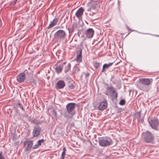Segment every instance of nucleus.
Instances as JSON below:
<instances>
[{
  "mask_svg": "<svg viewBox=\"0 0 159 159\" xmlns=\"http://www.w3.org/2000/svg\"><path fill=\"white\" fill-rule=\"evenodd\" d=\"M152 78H140L136 85L137 88L143 91H147L150 89V86L152 84Z\"/></svg>",
  "mask_w": 159,
  "mask_h": 159,
  "instance_id": "nucleus-1",
  "label": "nucleus"
},
{
  "mask_svg": "<svg viewBox=\"0 0 159 159\" xmlns=\"http://www.w3.org/2000/svg\"><path fill=\"white\" fill-rule=\"evenodd\" d=\"M142 137L144 143H147L153 144L155 136L153 134L148 131H146L142 133Z\"/></svg>",
  "mask_w": 159,
  "mask_h": 159,
  "instance_id": "nucleus-2",
  "label": "nucleus"
},
{
  "mask_svg": "<svg viewBox=\"0 0 159 159\" xmlns=\"http://www.w3.org/2000/svg\"><path fill=\"white\" fill-rule=\"evenodd\" d=\"M75 104L73 103H70L66 105V112L63 115L65 118L66 119L72 118L75 114L73 110L75 108Z\"/></svg>",
  "mask_w": 159,
  "mask_h": 159,
  "instance_id": "nucleus-3",
  "label": "nucleus"
},
{
  "mask_svg": "<svg viewBox=\"0 0 159 159\" xmlns=\"http://www.w3.org/2000/svg\"><path fill=\"white\" fill-rule=\"evenodd\" d=\"M98 143L100 146L106 147L111 144L112 141L111 139L109 137L99 138Z\"/></svg>",
  "mask_w": 159,
  "mask_h": 159,
  "instance_id": "nucleus-4",
  "label": "nucleus"
},
{
  "mask_svg": "<svg viewBox=\"0 0 159 159\" xmlns=\"http://www.w3.org/2000/svg\"><path fill=\"white\" fill-rule=\"evenodd\" d=\"M66 36V33L62 30H59L54 34V39L57 40H61L64 39Z\"/></svg>",
  "mask_w": 159,
  "mask_h": 159,
  "instance_id": "nucleus-5",
  "label": "nucleus"
},
{
  "mask_svg": "<svg viewBox=\"0 0 159 159\" xmlns=\"http://www.w3.org/2000/svg\"><path fill=\"white\" fill-rule=\"evenodd\" d=\"M149 123L152 129L157 131L158 130L159 123L158 119L153 117L149 121Z\"/></svg>",
  "mask_w": 159,
  "mask_h": 159,
  "instance_id": "nucleus-6",
  "label": "nucleus"
},
{
  "mask_svg": "<svg viewBox=\"0 0 159 159\" xmlns=\"http://www.w3.org/2000/svg\"><path fill=\"white\" fill-rule=\"evenodd\" d=\"M66 63V62H64L59 64L57 62L54 65L53 68L57 74H59L62 72L63 67Z\"/></svg>",
  "mask_w": 159,
  "mask_h": 159,
  "instance_id": "nucleus-7",
  "label": "nucleus"
},
{
  "mask_svg": "<svg viewBox=\"0 0 159 159\" xmlns=\"http://www.w3.org/2000/svg\"><path fill=\"white\" fill-rule=\"evenodd\" d=\"M33 142L32 140H26L24 143V147H25L24 150L27 152L30 150L32 147Z\"/></svg>",
  "mask_w": 159,
  "mask_h": 159,
  "instance_id": "nucleus-8",
  "label": "nucleus"
},
{
  "mask_svg": "<svg viewBox=\"0 0 159 159\" xmlns=\"http://www.w3.org/2000/svg\"><path fill=\"white\" fill-rule=\"evenodd\" d=\"M94 31L93 29L89 28L87 29L84 32V34L88 38H92L94 35Z\"/></svg>",
  "mask_w": 159,
  "mask_h": 159,
  "instance_id": "nucleus-9",
  "label": "nucleus"
},
{
  "mask_svg": "<svg viewBox=\"0 0 159 159\" xmlns=\"http://www.w3.org/2000/svg\"><path fill=\"white\" fill-rule=\"evenodd\" d=\"M41 129L40 127L38 126H34L33 131V135L34 137H37L39 136L41 131Z\"/></svg>",
  "mask_w": 159,
  "mask_h": 159,
  "instance_id": "nucleus-10",
  "label": "nucleus"
},
{
  "mask_svg": "<svg viewBox=\"0 0 159 159\" xmlns=\"http://www.w3.org/2000/svg\"><path fill=\"white\" fill-rule=\"evenodd\" d=\"M82 49L81 48L78 49L77 52V57L75 60L78 62H81L82 61Z\"/></svg>",
  "mask_w": 159,
  "mask_h": 159,
  "instance_id": "nucleus-11",
  "label": "nucleus"
},
{
  "mask_svg": "<svg viewBox=\"0 0 159 159\" xmlns=\"http://www.w3.org/2000/svg\"><path fill=\"white\" fill-rule=\"evenodd\" d=\"M65 86V84L63 80H59L55 85L56 89H62Z\"/></svg>",
  "mask_w": 159,
  "mask_h": 159,
  "instance_id": "nucleus-12",
  "label": "nucleus"
},
{
  "mask_svg": "<svg viewBox=\"0 0 159 159\" xmlns=\"http://www.w3.org/2000/svg\"><path fill=\"white\" fill-rule=\"evenodd\" d=\"M107 102L105 99V100L103 101L99 104V105L98 107V109L101 111L107 108Z\"/></svg>",
  "mask_w": 159,
  "mask_h": 159,
  "instance_id": "nucleus-13",
  "label": "nucleus"
},
{
  "mask_svg": "<svg viewBox=\"0 0 159 159\" xmlns=\"http://www.w3.org/2000/svg\"><path fill=\"white\" fill-rule=\"evenodd\" d=\"M25 75L24 73H21L17 76L16 80L19 83L23 82L25 79Z\"/></svg>",
  "mask_w": 159,
  "mask_h": 159,
  "instance_id": "nucleus-14",
  "label": "nucleus"
},
{
  "mask_svg": "<svg viewBox=\"0 0 159 159\" xmlns=\"http://www.w3.org/2000/svg\"><path fill=\"white\" fill-rule=\"evenodd\" d=\"M84 11V8L82 7L80 8L75 13L76 17L79 19L81 18Z\"/></svg>",
  "mask_w": 159,
  "mask_h": 159,
  "instance_id": "nucleus-15",
  "label": "nucleus"
},
{
  "mask_svg": "<svg viewBox=\"0 0 159 159\" xmlns=\"http://www.w3.org/2000/svg\"><path fill=\"white\" fill-rule=\"evenodd\" d=\"M59 16H56L53 21L50 22V23L47 28L49 29L55 25L59 19Z\"/></svg>",
  "mask_w": 159,
  "mask_h": 159,
  "instance_id": "nucleus-16",
  "label": "nucleus"
},
{
  "mask_svg": "<svg viewBox=\"0 0 159 159\" xmlns=\"http://www.w3.org/2000/svg\"><path fill=\"white\" fill-rule=\"evenodd\" d=\"M113 62H110L108 64H104L102 68L101 71V73L105 72L108 69V68L113 65Z\"/></svg>",
  "mask_w": 159,
  "mask_h": 159,
  "instance_id": "nucleus-17",
  "label": "nucleus"
},
{
  "mask_svg": "<svg viewBox=\"0 0 159 159\" xmlns=\"http://www.w3.org/2000/svg\"><path fill=\"white\" fill-rule=\"evenodd\" d=\"M14 108L16 109L19 107L22 111H25V109L23 105L19 102L14 103Z\"/></svg>",
  "mask_w": 159,
  "mask_h": 159,
  "instance_id": "nucleus-18",
  "label": "nucleus"
},
{
  "mask_svg": "<svg viewBox=\"0 0 159 159\" xmlns=\"http://www.w3.org/2000/svg\"><path fill=\"white\" fill-rule=\"evenodd\" d=\"M27 83L30 84H31L33 86L36 85V82L35 80L33 78H31L28 81Z\"/></svg>",
  "mask_w": 159,
  "mask_h": 159,
  "instance_id": "nucleus-19",
  "label": "nucleus"
},
{
  "mask_svg": "<svg viewBox=\"0 0 159 159\" xmlns=\"http://www.w3.org/2000/svg\"><path fill=\"white\" fill-rule=\"evenodd\" d=\"M90 6L92 9L95 10L98 7V4L96 2H93L91 3Z\"/></svg>",
  "mask_w": 159,
  "mask_h": 159,
  "instance_id": "nucleus-20",
  "label": "nucleus"
},
{
  "mask_svg": "<svg viewBox=\"0 0 159 159\" xmlns=\"http://www.w3.org/2000/svg\"><path fill=\"white\" fill-rule=\"evenodd\" d=\"M71 65L70 63H69L65 67L64 72L65 73H67L70 69Z\"/></svg>",
  "mask_w": 159,
  "mask_h": 159,
  "instance_id": "nucleus-21",
  "label": "nucleus"
},
{
  "mask_svg": "<svg viewBox=\"0 0 159 159\" xmlns=\"http://www.w3.org/2000/svg\"><path fill=\"white\" fill-rule=\"evenodd\" d=\"M107 90L110 92H111L113 94H114L116 92L114 88L111 85L110 86H108L107 88Z\"/></svg>",
  "mask_w": 159,
  "mask_h": 159,
  "instance_id": "nucleus-22",
  "label": "nucleus"
},
{
  "mask_svg": "<svg viewBox=\"0 0 159 159\" xmlns=\"http://www.w3.org/2000/svg\"><path fill=\"white\" fill-rule=\"evenodd\" d=\"M51 113L55 117V119L56 120H57L58 118V117L57 116V113L56 111L55 110V109H53L51 111Z\"/></svg>",
  "mask_w": 159,
  "mask_h": 159,
  "instance_id": "nucleus-23",
  "label": "nucleus"
},
{
  "mask_svg": "<svg viewBox=\"0 0 159 159\" xmlns=\"http://www.w3.org/2000/svg\"><path fill=\"white\" fill-rule=\"evenodd\" d=\"M66 148L65 147L63 148V151L62 152L61 156V159H64L65 157V155H66Z\"/></svg>",
  "mask_w": 159,
  "mask_h": 159,
  "instance_id": "nucleus-24",
  "label": "nucleus"
},
{
  "mask_svg": "<svg viewBox=\"0 0 159 159\" xmlns=\"http://www.w3.org/2000/svg\"><path fill=\"white\" fill-rule=\"evenodd\" d=\"M75 86L76 84L75 83H73L70 84L68 85V87L70 89H75Z\"/></svg>",
  "mask_w": 159,
  "mask_h": 159,
  "instance_id": "nucleus-25",
  "label": "nucleus"
},
{
  "mask_svg": "<svg viewBox=\"0 0 159 159\" xmlns=\"http://www.w3.org/2000/svg\"><path fill=\"white\" fill-rule=\"evenodd\" d=\"M78 24L76 22H74L73 23L72 29L73 31L75 30L78 27Z\"/></svg>",
  "mask_w": 159,
  "mask_h": 159,
  "instance_id": "nucleus-26",
  "label": "nucleus"
},
{
  "mask_svg": "<svg viewBox=\"0 0 159 159\" xmlns=\"http://www.w3.org/2000/svg\"><path fill=\"white\" fill-rule=\"evenodd\" d=\"M32 72L30 69L29 68L28 70H24L23 72L22 73H24L25 75L27 74V75H29L30 73Z\"/></svg>",
  "mask_w": 159,
  "mask_h": 159,
  "instance_id": "nucleus-27",
  "label": "nucleus"
},
{
  "mask_svg": "<svg viewBox=\"0 0 159 159\" xmlns=\"http://www.w3.org/2000/svg\"><path fill=\"white\" fill-rule=\"evenodd\" d=\"M93 66L94 67V68L97 69L100 66V63L94 61L93 63Z\"/></svg>",
  "mask_w": 159,
  "mask_h": 159,
  "instance_id": "nucleus-28",
  "label": "nucleus"
},
{
  "mask_svg": "<svg viewBox=\"0 0 159 159\" xmlns=\"http://www.w3.org/2000/svg\"><path fill=\"white\" fill-rule=\"evenodd\" d=\"M135 116V117L137 118H139L140 117V112H137L134 114Z\"/></svg>",
  "mask_w": 159,
  "mask_h": 159,
  "instance_id": "nucleus-29",
  "label": "nucleus"
},
{
  "mask_svg": "<svg viewBox=\"0 0 159 159\" xmlns=\"http://www.w3.org/2000/svg\"><path fill=\"white\" fill-rule=\"evenodd\" d=\"M125 101L124 99H121L120 102L119 104L121 105H124L125 104Z\"/></svg>",
  "mask_w": 159,
  "mask_h": 159,
  "instance_id": "nucleus-30",
  "label": "nucleus"
},
{
  "mask_svg": "<svg viewBox=\"0 0 159 159\" xmlns=\"http://www.w3.org/2000/svg\"><path fill=\"white\" fill-rule=\"evenodd\" d=\"M44 140L43 139H41L39 140L38 142V144L40 146L41 143L44 142Z\"/></svg>",
  "mask_w": 159,
  "mask_h": 159,
  "instance_id": "nucleus-31",
  "label": "nucleus"
},
{
  "mask_svg": "<svg viewBox=\"0 0 159 159\" xmlns=\"http://www.w3.org/2000/svg\"><path fill=\"white\" fill-rule=\"evenodd\" d=\"M17 0H14L13 1L11 2L10 3V5L11 6H13L15 5Z\"/></svg>",
  "mask_w": 159,
  "mask_h": 159,
  "instance_id": "nucleus-32",
  "label": "nucleus"
},
{
  "mask_svg": "<svg viewBox=\"0 0 159 159\" xmlns=\"http://www.w3.org/2000/svg\"><path fill=\"white\" fill-rule=\"evenodd\" d=\"M43 122L42 121H41L40 120H36V122L35 123V124L37 125H39L41 124Z\"/></svg>",
  "mask_w": 159,
  "mask_h": 159,
  "instance_id": "nucleus-33",
  "label": "nucleus"
},
{
  "mask_svg": "<svg viewBox=\"0 0 159 159\" xmlns=\"http://www.w3.org/2000/svg\"><path fill=\"white\" fill-rule=\"evenodd\" d=\"M0 159H6L3 155V153L2 151L0 152Z\"/></svg>",
  "mask_w": 159,
  "mask_h": 159,
  "instance_id": "nucleus-34",
  "label": "nucleus"
},
{
  "mask_svg": "<svg viewBox=\"0 0 159 159\" xmlns=\"http://www.w3.org/2000/svg\"><path fill=\"white\" fill-rule=\"evenodd\" d=\"M40 146L38 145V144H37L34 145L33 147H32V148L33 149H34L38 148Z\"/></svg>",
  "mask_w": 159,
  "mask_h": 159,
  "instance_id": "nucleus-35",
  "label": "nucleus"
},
{
  "mask_svg": "<svg viewBox=\"0 0 159 159\" xmlns=\"http://www.w3.org/2000/svg\"><path fill=\"white\" fill-rule=\"evenodd\" d=\"M16 135L15 134H14L13 135V136L12 137V140H14L16 139Z\"/></svg>",
  "mask_w": 159,
  "mask_h": 159,
  "instance_id": "nucleus-36",
  "label": "nucleus"
},
{
  "mask_svg": "<svg viewBox=\"0 0 159 159\" xmlns=\"http://www.w3.org/2000/svg\"><path fill=\"white\" fill-rule=\"evenodd\" d=\"M90 73H87L85 75V78L87 79L89 76Z\"/></svg>",
  "mask_w": 159,
  "mask_h": 159,
  "instance_id": "nucleus-37",
  "label": "nucleus"
},
{
  "mask_svg": "<svg viewBox=\"0 0 159 159\" xmlns=\"http://www.w3.org/2000/svg\"><path fill=\"white\" fill-rule=\"evenodd\" d=\"M36 120H30V121H31V123H33L35 124V123L36 122Z\"/></svg>",
  "mask_w": 159,
  "mask_h": 159,
  "instance_id": "nucleus-38",
  "label": "nucleus"
},
{
  "mask_svg": "<svg viewBox=\"0 0 159 159\" xmlns=\"http://www.w3.org/2000/svg\"><path fill=\"white\" fill-rule=\"evenodd\" d=\"M7 112L8 114H9L10 113L12 112V111L10 110H7Z\"/></svg>",
  "mask_w": 159,
  "mask_h": 159,
  "instance_id": "nucleus-39",
  "label": "nucleus"
},
{
  "mask_svg": "<svg viewBox=\"0 0 159 159\" xmlns=\"http://www.w3.org/2000/svg\"><path fill=\"white\" fill-rule=\"evenodd\" d=\"M114 94V96L115 97V98H116L117 97V93H115Z\"/></svg>",
  "mask_w": 159,
  "mask_h": 159,
  "instance_id": "nucleus-40",
  "label": "nucleus"
},
{
  "mask_svg": "<svg viewBox=\"0 0 159 159\" xmlns=\"http://www.w3.org/2000/svg\"><path fill=\"white\" fill-rule=\"evenodd\" d=\"M95 12H93L91 13H90L89 15L91 16H93L94 14H95Z\"/></svg>",
  "mask_w": 159,
  "mask_h": 159,
  "instance_id": "nucleus-41",
  "label": "nucleus"
},
{
  "mask_svg": "<svg viewBox=\"0 0 159 159\" xmlns=\"http://www.w3.org/2000/svg\"><path fill=\"white\" fill-rule=\"evenodd\" d=\"M92 9L91 8V7H90V8L88 9L87 11H91Z\"/></svg>",
  "mask_w": 159,
  "mask_h": 159,
  "instance_id": "nucleus-42",
  "label": "nucleus"
},
{
  "mask_svg": "<svg viewBox=\"0 0 159 159\" xmlns=\"http://www.w3.org/2000/svg\"><path fill=\"white\" fill-rule=\"evenodd\" d=\"M127 28L128 29V30L129 31H131V29H130L128 27V26H127Z\"/></svg>",
  "mask_w": 159,
  "mask_h": 159,
  "instance_id": "nucleus-43",
  "label": "nucleus"
},
{
  "mask_svg": "<svg viewBox=\"0 0 159 159\" xmlns=\"http://www.w3.org/2000/svg\"><path fill=\"white\" fill-rule=\"evenodd\" d=\"M152 35L156 37H159V35H157V34H153Z\"/></svg>",
  "mask_w": 159,
  "mask_h": 159,
  "instance_id": "nucleus-44",
  "label": "nucleus"
},
{
  "mask_svg": "<svg viewBox=\"0 0 159 159\" xmlns=\"http://www.w3.org/2000/svg\"><path fill=\"white\" fill-rule=\"evenodd\" d=\"M25 116H28V115L27 113H25Z\"/></svg>",
  "mask_w": 159,
  "mask_h": 159,
  "instance_id": "nucleus-45",
  "label": "nucleus"
},
{
  "mask_svg": "<svg viewBox=\"0 0 159 159\" xmlns=\"http://www.w3.org/2000/svg\"><path fill=\"white\" fill-rule=\"evenodd\" d=\"M158 145H159V144H158Z\"/></svg>",
  "mask_w": 159,
  "mask_h": 159,
  "instance_id": "nucleus-46",
  "label": "nucleus"
}]
</instances>
